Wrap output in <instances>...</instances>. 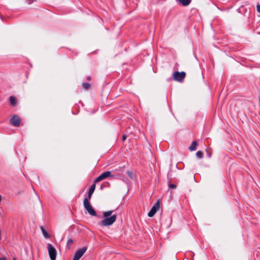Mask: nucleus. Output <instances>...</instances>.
Instances as JSON below:
<instances>
[{
    "instance_id": "obj_1",
    "label": "nucleus",
    "mask_w": 260,
    "mask_h": 260,
    "mask_svg": "<svg viewBox=\"0 0 260 260\" xmlns=\"http://www.w3.org/2000/svg\"><path fill=\"white\" fill-rule=\"evenodd\" d=\"M113 210H109L108 211L104 212L103 213V216L105 219L101 221L100 224L103 226H109L112 225L115 221L117 218V215L113 214Z\"/></svg>"
},
{
    "instance_id": "obj_2",
    "label": "nucleus",
    "mask_w": 260,
    "mask_h": 260,
    "mask_svg": "<svg viewBox=\"0 0 260 260\" xmlns=\"http://www.w3.org/2000/svg\"><path fill=\"white\" fill-rule=\"evenodd\" d=\"M83 205L85 209L87 210L88 213L92 216H96V213L93 208L90 205L88 199L86 198L84 199Z\"/></svg>"
},
{
    "instance_id": "obj_3",
    "label": "nucleus",
    "mask_w": 260,
    "mask_h": 260,
    "mask_svg": "<svg viewBox=\"0 0 260 260\" xmlns=\"http://www.w3.org/2000/svg\"><path fill=\"white\" fill-rule=\"evenodd\" d=\"M47 249L51 260H55L56 257V250L54 247L50 243L47 244Z\"/></svg>"
},
{
    "instance_id": "obj_4",
    "label": "nucleus",
    "mask_w": 260,
    "mask_h": 260,
    "mask_svg": "<svg viewBox=\"0 0 260 260\" xmlns=\"http://www.w3.org/2000/svg\"><path fill=\"white\" fill-rule=\"evenodd\" d=\"M87 250L86 247H83L78 249L75 252L73 260H79Z\"/></svg>"
},
{
    "instance_id": "obj_5",
    "label": "nucleus",
    "mask_w": 260,
    "mask_h": 260,
    "mask_svg": "<svg viewBox=\"0 0 260 260\" xmlns=\"http://www.w3.org/2000/svg\"><path fill=\"white\" fill-rule=\"evenodd\" d=\"M186 73L184 72H175L173 74L174 79L176 81L181 82L185 77Z\"/></svg>"
},
{
    "instance_id": "obj_6",
    "label": "nucleus",
    "mask_w": 260,
    "mask_h": 260,
    "mask_svg": "<svg viewBox=\"0 0 260 260\" xmlns=\"http://www.w3.org/2000/svg\"><path fill=\"white\" fill-rule=\"evenodd\" d=\"M111 176V172L110 171H106L101 174L94 181V183H97L105 179H106Z\"/></svg>"
},
{
    "instance_id": "obj_7",
    "label": "nucleus",
    "mask_w": 260,
    "mask_h": 260,
    "mask_svg": "<svg viewBox=\"0 0 260 260\" xmlns=\"http://www.w3.org/2000/svg\"><path fill=\"white\" fill-rule=\"evenodd\" d=\"M159 208V201H157L153 205L150 211L148 212V216L153 217Z\"/></svg>"
},
{
    "instance_id": "obj_8",
    "label": "nucleus",
    "mask_w": 260,
    "mask_h": 260,
    "mask_svg": "<svg viewBox=\"0 0 260 260\" xmlns=\"http://www.w3.org/2000/svg\"><path fill=\"white\" fill-rule=\"evenodd\" d=\"M10 121L12 125L18 127L20 125L21 119L18 115H15L10 119Z\"/></svg>"
},
{
    "instance_id": "obj_9",
    "label": "nucleus",
    "mask_w": 260,
    "mask_h": 260,
    "mask_svg": "<svg viewBox=\"0 0 260 260\" xmlns=\"http://www.w3.org/2000/svg\"><path fill=\"white\" fill-rule=\"evenodd\" d=\"M95 183H94L93 184H92L91 185V186H90L89 189V191H88V201L89 200H90L91 198V196L95 190Z\"/></svg>"
},
{
    "instance_id": "obj_10",
    "label": "nucleus",
    "mask_w": 260,
    "mask_h": 260,
    "mask_svg": "<svg viewBox=\"0 0 260 260\" xmlns=\"http://www.w3.org/2000/svg\"><path fill=\"white\" fill-rule=\"evenodd\" d=\"M180 4L183 6L189 5L191 2V0H177Z\"/></svg>"
},
{
    "instance_id": "obj_11",
    "label": "nucleus",
    "mask_w": 260,
    "mask_h": 260,
    "mask_svg": "<svg viewBox=\"0 0 260 260\" xmlns=\"http://www.w3.org/2000/svg\"><path fill=\"white\" fill-rule=\"evenodd\" d=\"M198 145V143L196 141H193L191 143L190 146L189 147V149L191 151H194L197 149V146Z\"/></svg>"
},
{
    "instance_id": "obj_12",
    "label": "nucleus",
    "mask_w": 260,
    "mask_h": 260,
    "mask_svg": "<svg viewBox=\"0 0 260 260\" xmlns=\"http://www.w3.org/2000/svg\"><path fill=\"white\" fill-rule=\"evenodd\" d=\"M41 228V230L42 231V232L43 233V235L44 236V237L46 238V239H48L50 237V236L48 234V233L47 232V231L45 230V228L43 226H41L40 227Z\"/></svg>"
},
{
    "instance_id": "obj_13",
    "label": "nucleus",
    "mask_w": 260,
    "mask_h": 260,
    "mask_svg": "<svg viewBox=\"0 0 260 260\" xmlns=\"http://www.w3.org/2000/svg\"><path fill=\"white\" fill-rule=\"evenodd\" d=\"M10 101L11 104L13 106H15L17 104V99L14 96H11L10 97Z\"/></svg>"
},
{
    "instance_id": "obj_14",
    "label": "nucleus",
    "mask_w": 260,
    "mask_h": 260,
    "mask_svg": "<svg viewBox=\"0 0 260 260\" xmlns=\"http://www.w3.org/2000/svg\"><path fill=\"white\" fill-rule=\"evenodd\" d=\"M82 86L84 89L88 90L90 88V85L88 83H83L82 84Z\"/></svg>"
},
{
    "instance_id": "obj_15",
    "label": "nucleus",
    "mask_w": 260,
    "mask_h": 260,
    "mask_svg": "<svg viewBox=\"0 0 260 260\" xmlns=\"http://www.w3.org/2000/svg\"><path fill=\"white\" fill-rule=\"evenodd\" d=\"M196 156L200 158H202L203 157V153L201 151H198L196 153Z\"/></svg>"
},
{
    "instance_id": "obj_16",
    "label": "nucleus",
    "mask_w": 260,
    "mask_h": 260,
    "mask_svg": "<svg viewBox=\"0 0 260 260\" xmlns=\"http://www.w3.org/2000/svg\"><path fill=\"white\" fill-rule=\"evenodd\" d=\"M127 174L128 175V176L132 179L133 178V174L132 172H130V171H127Z\"/></svg>"
},
{
    "instance_id": "obj_17",
    "label": "nucleus",
    "mask_w": 260,
    "mask_h": 260,
    "mask_svg": "<svg viewBox=\"0 0 260 260\" xmlns=\"http://www.w3.org/2000/svg\"><path fill=\"white\" fill-rule=\"evenodd\" d=\"M206 152L207 153V155L209 157H211V155H212V153L211 152H210L209 150L207 149L206 150Z\"/></svg>"
},
{
    "instance_id": "obj_18",
    "label": "nucleus",
    "mask_w": 260,
    "mask_h": 260,
    "mask_svg": "<svg viewBox=\"0 0 260 260\" xmlns=\"http://www.w3.org/2000/svg\"><path fill=\"white\" fill-rule=\"evenodd\" d=\"M73 243V240L71 239H70L68 240V242H67V244L68 245H72Z\"/></svg>"
},
{
    "instance_id": "obj_19",
    "label": "nucleus",
    "mask_w": 260,
    "mask_h": 260,
    "mask_svg": "<svg viewBox=\"0 0 260 260\" xmlns=\"http://www.w3.org/2000/svg\"><path fill=\"white\" fill-rule=\"evenodd\" d=\"M256 10H257V11L258 12V13H260V4H257L256 5Z\"/></svg>"
},
{
    "instance_id": "obj_20",
    "label": "nucleus",
    "mask_w": 260,
    "mask_h": 260,
    "mask_svg": "<svg viewBox=\"0 0 260 260\" xmlns=\"http://www.w3.org/2000/svg\"><path fill=\"white\" fill-rule=\"evenodd\" d=\"M169 187L171 188H175L176 187V185L175 184H171L170 185H169Z\"/></svg>"
},
{
    "instance_id": "obj_21",
    "label": "nucleus",
    "mask_w": 260,
    "mask_h": 260,
    "mask_svg": "<svg viewBox=\"0 0 260 260\" xmlns=\"http://www.w3.org/2000/svg\"><path fill=\"white\" fill-rule=\"evenodd\" d=\"M127 136L125 135H123L122 136V141H124L126 139Z\"/></svg>"
},
{
    "instance_id": "obj_22",
    "label": "nucleus",
    "mask_w": 260,
    "mask_h": 260,
    "mask_svg": "<svg viewBox=\"0 0 260 260\" xmlns=\"http://www.w3.org/2000/svg\"><path fill=\"white\" fill-rule=\"evenodd\" d=\"M36 0H27L29 4H31L33 2L35 1Z\"/></svg>"
},
{
    "instance_id": "obj_23",
    "label": "nucleus",
    "mask_w": 260,
    "mask_h": 260,
    "mask_svg": "<svg viewBox=\"0 0 260 260\" xmlns=\"http://www.w3.org/2000/svg\"><path fill=\"white\" fill-rule=\"evenodd\" d=\"M0 260H7V259L5 257L1 258Z\"/></svg>"
},
{
    "instance_id": "obj_24",
    "label": "nucleus",
    "mask_w": 260,
    "mask_h": 260,
    "mask_svg": "<svg viewBox=\"0 0 260 260\" xmlns=\"http://www.w3.org/2000/svg\"><path fill=\"white\" fill-rule=\"evenodd\" d=\"M90 79H91V78H90V76H88V77H87V79L88 80H90Z\"/></svg>"
},
{
    "instance_id": "obj_25",
    "label": "nucleus",
    "mask_w": 260,
    "mask_h": 260,
    "mask_svg": "<svg viewBox=\"0 0 260 260\" xmlns=\"http://www.w3.org/2000/svg\"><path fill=\"white\" fill-rule=\"evenodd\" d=\"M129 129H130V127H129L128 129H127V130L126 131V132H127V133H128V131H129Z\"/></svg>"
},
{
    "instance_id": "obj_26",
    "label": "nucleus",
    "mask_w": 260,
    "mask_h": 260,
    "mask_svg": "<svg viewBox=\"0 0 260 260\" xmlns=\"http://www.w3.org/2000/svg\"><path fill=\"white\" fill-rule=\"evenodd\" d=\"M14 260H16V259L14 258Z\"/></svg>"
}]
</instances>
